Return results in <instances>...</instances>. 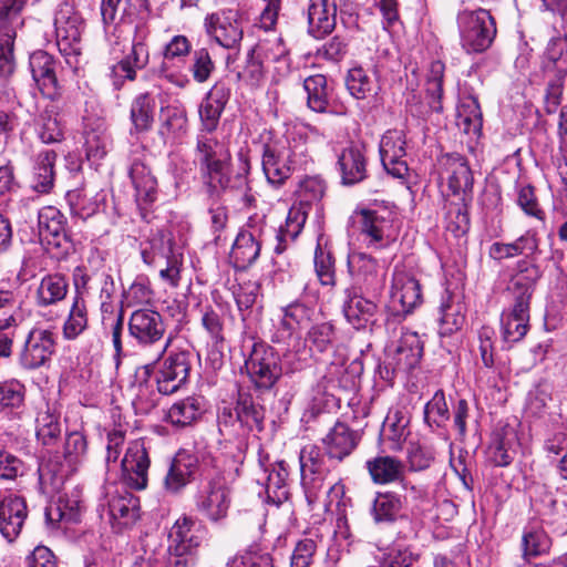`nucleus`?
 Wrapping results in <instances>:
<instances>
[{
    "mask_svg": "<svg viewBox=\"0 0 567 567\" xmlns=\"http://www.w3.org/2000/svg\"><path fill=\"white\" fill-rule=\"evenodd\" d=\"M539 278V269L532 265L512 277L507 291L513 299L508 311L502 315V332L506 342L522 340L528 331L529 303L535 284Z\"/></svg>",
    "mask_w": 567,
    "mask_h": 567,
    "instance_id": "1",
    "label": "nucleus"
},
{
    "mask_svg": "<svg viewBox=\"0 0 567 567\" xmlns=\"http://www.w3.org/2000/svg\"><path fill=\"white\" fill-rule=\"evenodd\" d=\"M196 159L204 185L210 196H219L231 188V154L228 144L213 133H199L196 142Z\"/></svg>",
    "mask_w": 567,
    "mask_h": 567,
    "instance_id": "2",
    "label": "nucleus"
},
{
    "mask_svg": "<svg viewBox=\"0 0 567 567\" xmlns=\"http://www.w3.org/2000/svg\"><path fill=\"white\" fill-rule=\"evenodd\" d=\"M238 468L226 471L219 467L208 472L195 494V509L205 519L218 523L224 519L231 504V484Z\"/></svg>",
    "mask_w": 567,
    "mask_h": 567,
    "instance_id": "3",
    "label": "nucleus"
},
{
    "mask_svg": "<svg viewBox=\"0 0 567 567\" xmlns=\"http://www.w3.org/2000/svg\"><path fill=\"white\" fill-rule=\"evenodd\" d=\"M324 189L323 181L317 176L306 177L300 182L297 189L298 204L289 209L285 224L277 230V245L274 248L276 254H282L297 239L306 224L309 206L321 200Z\"/></svg>",
    "mask_w": 567,
    "mask_h": 567,
    "instance_id": "4",
    "label": "nucleus"
},
{
    "mask_svg": "<svg viewBox=\"0 0 567 567\" xmlns=\"http://www.w3.org/2000/svg\"><path fill=\"white\" fill-rule=\"evenodd\" d=\"M456 25L462 49L468 53H483L496 37V23L486 9L463 8L457 12Z\"/></svg>",
    "mask_w": 567,
    "mask_h": 567,
    "instance_id": "5",
    "label": "nucleus"
},
{
    "mask_svg": "<svg viewBox=\"0 0 567 567\" xmlns=\"http://www.w3.org/2000/svg\"><path fill=\"white\" fill-rule=\"evenodd\" d=\"M202 543L196 523L186 516L178 518L168 534L165 567H192Z\"/></svg>",
    "mask_w": 567,
    "mask_h": 567,
    "instance_id": "6",
    "label": "nucleus"
},
{
    "mask_svg": "<svg viewBox=\"0 0 567 567\" xmlns=\"http://www.w3.org/2000/svg\"><path fill=\"white\" fill-rule=\"evenodd\" d=\"M128 332L138 346H158L157 359L166 352L172 341L171 338L163 341L166 324L162 315L150 308H141L132 312L128 320Z\"/></svg>",
    "mask_w": 567,
    "mask_h": 567,
    "instance_id": "7",
    "label": "nucleus"
},
{
    "mask_svg": "<svg viewBox=\"0 0 567 567\" xmlns=\"http://www.w3.org/2000/svg\"><path fill=\"white\" fill-rule=\"evenodd\" d=\"M245 368L250 381L260 390L272 388L282 372L278 355L264 342H252Z\"/></svg>",
    "mask_w": 567,
    "mask_h": 567,
    "instance_id": "8",
    "label": "nucleus"
},
{
    "mask_svg": "<svg viewBox=\"0 0 567 567\" xmlns=\"http://www.w3.org/2000/svg\"><path fill=\"white\" fill-rule=\"evenodd\" d=\"M422 302L419 280L404 267L396 266L392 277L389 309L401 320Z\"/></svg>",
    "mask_w": 567,
    "mask_h": 567,
    "instance_id": "9",
    "label": "nucleus"
},
{
    "mask_svg": "<svg viewBox=\"0 0 567 567\" xmlns=\"http://www.w3.org/2000/svg\"><path fill=\"white\" fill-rule=\"evenodd\" d=\"M395 214L385 207L368 208L360 212V233L368 247L381 248L394 240Z\"/></svg>",
    "mask_w": 567,
    "mask_h": 567,
    "instance_id": "10",
    "label": "nucleus"
},
{
    "mask_svg": "<svg viewBox=\"0 0 567 567\" xmlns=\"http://www.w3.org/2000/svg\"><path fill=\"white\" fill-rule=\"evenodd\" d=\"M56 334L43 327H33L27 334L19 353L20 364L28 370L45 365L55 352Z\"/></svg>",
    "mask_w": 567,
    "mask_h": 567,
    "instance_id": "11",
    "label": "nucleus"
},
{
    "mask_svg": "<svg viewBox=\"0 0 567 567\" xmlns=\"http://www.w3.org/2000/svg\"><path fill=\"white\" fill-rule=\"evenodd\" d=\"M301 486L308 505L313 508L323 488L324 482V457L321 450L308 444L299 454Z\"/></svg>",
    "mask_w": 567,
    "mask_h": 567,
    "instance_id": "12",
    "label": "nucleus"
},
{
    "mask_svg": "<svg viewBox=\"0 0 567 567\" xmlns=\"http://www.w3.org/2000/svg\"><path fill=\"white\" fill-rule=\"evenodd\" d=\"M204 27L206 33L225 49L238 48L244 37L240 14L233 9L207 14Z\"/></svg>",
    "mask_w": 567,
    "mask_h": 567,
    "instance_id": "13",
    "label": "nucleus"
},
{
    "mask_svg": "<svg viewBox=\"0 0 567 567\" xmlns=\"http://www.w3.org/2000/svg\"><path fill=\"white\" fill-rule=\"evenodd\" d=\"M56 44L65 55L79 54L84 22L81 16L69 3L60 6L54 17Z\"/></svg>",
    "mask_w": 567,
    "mask_h": 567,
    "instance_id": "14",
    "label": "nucleus"
},
{
    "mask_svg": "<svg viewBox=\"0 0 567 567\" xmlns=\"http://www.w3.org/2000/svg\"><path fill=\"white\" fill-rule=\"evenodd\" d=\"M264 224L260 219L250 218L238 233L230 251V258L238 269H246L260 255Z\"/></svg>",
    "mask_w": 567,
    "mask_h": 567,
    "instance_id": "15",
    "label": "nucleus"
},
{
    "mask_svg": "<svg viewBox=\"0 0 567 567\" xmlns=\"http://www.w3.org/2000/svg\"><path fill=\"white\" fill-rule=\"evenodd\" d=\"M151 465L147 447L143 439L130 442L121 461L123 480L131 488L141 491L147 486Z\"/></svg>",
    "mask_w": 567,
    "mask_h": 567,
    "instance_id": "16",
    "label": "nucleus"
},
{
    "mask_svg": "<svg viewBox=\"0 0 567 567\" xmlns=\"http://www.w3.org/2000/svg\"><path fill=\"white\" fill-rule=\"evenodd\" d=\"M107 497L110 522L117 532L134 525L140 518V499L124 486L107 492Z\"/></svg>",
    "mask_w": 567,
    "mask_h": 567,
    "instance_id": "17",
    "label": "nucleus"
},
{
    "mask_svg": "<svg viewBox=\"0 0 567 567\" xmlns=\"http://www.w3.org/2000/svg\"><path fill=\"white\" fill-rule=\"evenodd\" d=\"M348 270L353 286L360 290L375 292L383 286L378 260L365 252L351 251L348 255Z\"/></svg>",
    "mask_w": 567,
    "mask_h": 567,
    "instance_id": "18",
    "label": "nucleus"
},
{
    "mask_svg": "<svg viewBox=\"0 0 567 567\" xmlns=\"http://www.w3.org/2000/svg\"><path fill=\"white\" fill-rule=\"evenodd\" d=\"M405 145V135L400 130H389L381 137L379 145L381 163L393 177L403 178L408 174Z\"/></svg>",
    "mask_w": 567,
    "mask_h": 567,
    "instance_id": "19",
    "label": "nucleus"
},
{
    "mask_svg": "<svg viewBox=\"0 0 567 567\" xmlns=\"http://www.w3.org/2000/svg\"><path fill=\"white\" fill-rule=\"evenodd\" d=\"M152 373V364L140 367L127 388V395L136 414H147L157 405L161 393L154 389Z\"/></svg>",
    "mask_w": 567,
    "mask_h": 567,
    "instance_id": "20",
    "label": "nucleus"
},
{
    "mask_svg": "<svg viewBox=\"0 0 567 567\" xmlns=\"http://www.w3.org/2000/svg\"><path fill=\"white\" fill-rule=\"evenodd\" d=\"M189 360L186 352H172L161 365L156 384L158 392L165 395L176 392L187 380Z\"/></svg>",
    "mask_w": 567,
    "mask_h": 567,
    "instance_id": "21",
    "label": "nucleus"
},
{
    "mask_svg": "<svg viewBox=\"0 0 567 567\" xmlns=\"http://www.w3.org/2000/svg\"><path fill=\"white\" fill-rule=\"evenodd\" d=\"M260 473L256 481L265 487L267 501L275 505H280L288 499L289 492L287 487L288 468L284 461L266 464L259 461Z\"/></svg>",
    "mask_w": 567,
    "mask_h": 567,
    "instance_id": "22",
    "label": "nucleus"
},
{
    "mask_svg": "<svg viewBox=\"0 0 567 567\" xmlns=\"http://www.w3.org/2000/svg\"><path fill=\"white\" fill-rule=\"evenodd\" d=\"M28 515L25 501L14 494L0 498V534L12 543L21 533Z\"/></svg>",
    "mask_w": 567,
    "mask_h": 567,
    "instance_id": "23",
    "label": "nucleus"
},
{
    "mask_svg": "<svg viewBox=\"0 0 567 567\" xmlns=\"http://www.w3.org/2000/svg\"><path fill=\"white\" fill-rule=\"evenodd\" d=\"M261 166L267 182L275 187H280L291 176L293 171L288 163L282 140L264 145Z\"/></svg>",
    "mask_w": 567,
    "mask_h": 567,
    "instance_id": "24",
    "label": "nucleus"
},
{
    "mask_svg": "<svg viewBox=\"0 0 567 567\" xmlns=\"http://www.w3.org/2000/svg\"><path fill=\"white\" fill-rule=\"evenodd\" d=\"M197 470V456L185 450L178 451L172 460L164 478L166 492L172 494L179 493L194 480Z\"/></svg>",
    "mask_w": 567,
    "mask_h": 567,
    "instance_id": "25",
    "label": "nucleus"
},
{
    "mask_svg": "<svg viewBox=\"0 0 567 567\" xmlns=\"http://www.w3.org/2000/svg\"><path fill=\"white\" fill-rule=\"evenodd\" d=\"M441 178L447 184L453 195L472 189L473 175L467 161L460 154L445 155L441 159Z\"/></svg>",
    "mask_w": 567,
    "mask_h": 567,
    "instance_id": "26",
    "label": "nucleus"
},
{
    "mask_svg": "<svg viewBox=\"0 0 567 567\" xmlns=\"http://www.w3.org/2000/svg\"><path fill=\"white\" fill-rule=\"evenodd\" d=\"M55 65L54 58L42 50L33 52L29 59V66L34 82L42 94L51 99L59 95Z\"/></svg>",
    "mask_w": 567,
    "mask_h": 567,
    "instance_id": "27",
    "label": "nucleus"
},
{
    "mask_svg": "<svg viewBox=\"0 0 567 567\" xmlns=\"http://www.w3.org/2000/svg\"><path fill=\"white\" fill-rule=\"evenodd\" d=\"M106 197L104 190L92 194L83 188L69 190L65 196L72 217L81 220H86L104 212Z\"/></svg>",
    "mask_w": 567,
    "mask_h": 567,
    "instance_id": "28",
    "label": "nucleus"
},
{
    "mask_svg": "<svg viewBox=\"0 0 567 567\" xmlns=\"http://www.w3.org/2000/svg\"><path fill=\"white\" fill-rule=\"evenodd\" d=\"M81 491L76 487L61 494L45 508V520L52 528L60 522L76 523L81 514Z\"/></svg>",
    "mask_w": 567,
    "mask_h": 567,
    "instance_id": "29",
    "label": "nucleus"
},
{
    "mask_svg": "<svg viewBox=\"0 0 567 567\" xmlns=\"http://www.w3.org/2000/svg\"><path fill=\"white\" fill-rule=\"evenodd\" d=\"M465 310L462 295L446 290L439 309L440 333L451 336L458 331L465 322Z\"/></svg>",
    "mask_w": 567,
    "mask_h": 567,
    "instance_id": "30",
    "label": "nucleus"
},
{
    "mask_svg": "<svg viewBox=\"0 0 567 567\" xmlns=\"http://www.w3.org/2000/svg\"><path fill=\"white\" fill-rule=\"evenodd\" d=\"M128 175L135 188V199L141 209H146L157 199V181L141 161L131 164Z\"/></svg>",
    "mask_w": 567,
    "mask_h": 567,
    "instance_id": "31",
    "label": "nucleus"
},
{
    "mask_svg": "<svg viewBox=\"0 0 567 567\" xmlns=\"http://www.w3.org/2000/svg\"><path fill=\"white\" fill-rule=\"evenodd\" d=\"M410 413L405 408L392 406L382 424L381 436L384 442H389V449L401 451L410 431Z\"/></svg>",
    "mask_w": 567,
    "mask_h": 567,
    "instance_id": "32",
    "label": "nucleus"
},
{
    "mask_svg": "<svg viewBox=\"0 0 567 567\" xmlns=\"http://www.w3.org/2000/svg\"><path fill=\"white\" fill-rule=\"evenodd\" d=\"M360 436L347 424L338 422L322 439L326 452L330 458L342 461L357 447Z\"/></svg>",
    "mask_w": 567,
    "mask_h": 567,
    "instance_id": "33",
    "label": "nucleus"
},
{
    "mask_svg": "<svg viewBox=\"0 0 567 567\" xmlns=\"http://www.w3.org/2000/svg\"><path fill=\"white\" fill-rule=\"evenodd\" d=\"M336 4L331 0H310L308 7V31L317 39L331 33L336 27Z\"/></svg>",
    "mask_w": 567,
    "mask_h": 567,
    "instance_id": "34",
    "label": "nucleus"
},
{
    "mask_svg": "<svg viewBox=\"0 0 567 567\" xmlns=\"http://www.w3.org/2000/svg\"><path fill=\"white\" fill-rule=\"evenodd\" d=\"M365 468L374 484L388 485L402 482L405 464L390 455H378L365 462Z\"/></svg>",
    "mask_w": 567,
    "mask_h": 567,
    "instance_id": "35",
    "label": "nucleus"
},
{
    "mask_svg": "<svg viewBox=\"0 0 567 567\" xmlns=\"http://www.w3.org/2000/svg\"><path fill=\"white\" fill-rule=\"evenodd\" d=\"M179 254L174 248L171 236L164 231L152 234L146 240L141 243V256L143 261L152 267H162L171 256Z\"/></svg>",
    "mask_w": 567,
    "mask_h": 567,
    "instance_id": "36",
    "label": "nucleus"
},
{
    "mask_svg": "<svg viewBox=\"0 0 567 567\" xmlns=\"http://www.w3.org/2000/svg\"><path fill=\"white\" fill-rule=\"evenodd\" d=\"M338 166L342 183L353 185L367 176V159L362 148L358 145L344 147L338 156Z\"/></svg>",
    "mask_w": 567,
    "mask_h": 567,
    "instance_id": "37",
    "label": "nucleus"
},
{
    "mask_svg": "<svg viewBox=\"0 0 567 567\" xmlns=\"http://www.w3.org/2000/svg\"><path fill=\"white\" fill-rule=\"evenodd\" d=\"M346 293L343 313L348 322L355 329H362L372 322L378 311L377 303L361 295L351 292L350 289H347Z\"/></svg>",
    "mask_w": 567,
    "mask_h": 567,
    "instance_id": "38",
    "label": "nucleus"
},
{
    "mask_svg": "<svg viewBox=\"0 0 567 567\" xmlns=\"http://www.w3.org/2000/svg\"><path fill=\"white\" fill-rule=\"evenodd\" d=\"M423 347L415 332H404L393 351L392 361L394 370L410 371L415 368L422 357Z\"/></svg>",
    "mask_w": 567,
    "mask_h": 567,
    "instance_id": "39",
    "label": "nucleus"
},
{
    "mask_svg": "<svg viewBox=\"0 0 567 567\" xmlns=\"http://www.w3.org/2000/svg\"><path fill=\"white\" fill-rule=\"evenodd\" d=\"M55 161L56 154L50 150L42 151L35 156L30 181L34 192L48 194L53 188Z\"/></svg>",
    "mask_w": 567,
    "mask_h": 567,
    "instance_id": "40",
    "label": "nucleus"
},
{
    "mask_svg": "<svg viewBox=\"0 0 567 567\" xmlns=\"http://www.w3.org/2000/svg\"><path fill=\"white\" fill-rule=\"evenodd\" d=\"M517 446L515 432L502 429L493 433L492 442L487 449L488 460L496 466H507L514 460Z\"/></svg>",
    "mask_w": 567,
    "mask_h": 567,
    "instance_id": "41",
    "label": "nucleus"
},
{
    "mask_svg": "<svg viewBox=\"0 0 567 567\" xmlns=\"http://www.w3.org/2000/svg\"><path fill=\"white\" fill-rule=\"evenodd\" d=\"M144 34L132 42L130 52L113 68V72L127 80H134L137 70L144 69L150 59L148 49L144 42Z\"/></svg>",
    "mask_w": 567,
    "mask_h": 567,
    "instance_id": "42",
    "label": "nucleus"
},
{
    "mask_svg": "<svg viewBox=\"0 0 567 567\" xmlns=\"http://www.w3.org/2000/svg\"><path fill=\"white\" fill-rule=\"evenodd\" d=\"M537 234L535 230L529 229L513 243H494L489 248V256L495 260H502L519 255H525L528 257L537 252Z\"/></svg>",
    "mask_w": 567,
    "mask_h": 567,
    "instance_id": "43",
    "label": "nucleus"
},
{
    "mask_svg": "<svg viewBox=\"0 0 567 567\" xmlns=\"http://www.w3.org/2000/svg\"><path fill=\"white\" fill-rule=\"evenodd\" d=\"M38 226L40 235L50 241L53 239L55 246H61L66 239V218L53 206H45L39 210Z\"/></svg>",
    "mask_w": 567,
    "mask_h": 567,
    "instance_id": "44",
    "label": "nucleus"
},
{
    "mask_svg": "<svg viewBox=\"0 0 567 567\" xmlns=\"http://www.w3.org/2000/svg\"><path fill=\"white\" fill-rule=\"evenodd\" d=\"M346 85L349 93L358 100L374 96L380 90L375 72L362 66H354L349 70Z\"/></svg>",
    "mask_w": 567,
    "mask_h": 567,
    "instance_id": "45",
    "label": "nucleus"
},
{
    "mask_svg": "<svg viewBox=\"0 0 567 567\" xmlns=\"http://www.w3.org/2000/svg\"><path fill=\"white\" fill-rule=\"evenodd\" d=\"M69 291V281L61 274H50L44 276L37 289V303L40 307L55 305L66 297Z\"/></svg>",
    "mask_w": 567,
    "mask_h": 567,
    "instance_id": "46",
    "label": "nucleus"
},
{
    "mask_svg": "<svg viewBox=\"0 0 567 567\" xmlns=\"http://www.w3.org/2000/svg\"><path fill=\"white\" fill-rule=\"evenodd\" d=\"M308 107L317 113L328 112L331 87L323 74H313L303 80Z\"/></svg>",
    "mask_w": 567,
    "mask_h": 567,
    "instance_id": "47",
    "label": "nucleus"
},
{
    "mask_svg": "<svg viewBox=\"0 0 567 567\" xmlns=\"http://www.w3.org/2000/svg\"><path fill=\"white\" fill-rule=\"evenodd\" d=\"M547 78V87L545 94V109L547 113H555L560 105L564 82L567 75V62L551 64V70L544 68Z\"/></svg>",
    "mask_w": 567,
    "mask_h": 567,
    "instance_id": "48",
    "label": "nucleus"
},
{
    "mask_svg": "<svg viewBox=\"0 0 567 567\" xmlns=\"http://www.w3.org/2000/svg\"><path fill=\"white\" fill-rule=\"evenodd\" d=\"M157 103L156 97L151 93H141L132 102L131 121L136 132L151 130Z\"/></svg>",
    "mask_w": 567,
    "mask_h": 567,
    "instance_id": "49",
    "label": "nucleus"
},
{
    "mask_svg": "<svg viewBox=\"0 0 567 567\" xmlns=\"http://www.w3.org/2000/svg\"><path fill=\"white\" fill-rule=\"evenodd\" d=\"M89 315L85 298H72L69 313L64 320L62 334L65 340H75L87 328Z\"/></svg>",
    "mask_w": 567,
    "mask_h": 567,
    "instance_id": "50",
    "label": "nucleus"
},
{
    "mask_svg": "<svg viewBox=\"0 0 567 567\" xmlns=\"http://www.w3.org/2000/svg\"><path fill=\"white\" fill-rule=\"evenodd\" d=\"M100 286V300L102 312V324L104 329L112 324V320L116 321L120 317L124 320L122 308L117 309L114 302L115 286L111 276L102 274L96 278Z\"/></svg>",
    "mask_w": 567,
    "mask_h": 567,
    "instance_id": "51",
    "label": "nucleus"
},
{
    "mask_svg": "<svg viewBox=\"0 0 567 567\" xmlns=\"http://www.w3.org/2000/svg\"><path fill=\"white\" fill-rule=\"evenodd\" d=\"M203 413L202 399L188 396L175 402L167 412V421L176 426L193 424Z\"/></svg>",
    "mask_w": 567,
    "mask_h": 567,
    "instance_id": "52",
    "label": "nucleus"
},
{
    "mask_svg": "<svg viewBox=\"0 0 567 567\" xmlns=\"http://www.w3.org/2000/svg\"><path fill=\"white\" fill-rule=\"evenodd\" d=\"M550 548V538L537 524L525 527L522 536V550L524 560L547 554Z\"/></svg>",
    "mask_w": 567,
    "mask_h": 567,
    "instance_id": "53",
    "label": "nucleus"
},
{
    "mask_svg": "<svg viewBox=\"0 0 567 567\" xmlns=\"http://www.w3.org/2000/svg\"><path fill=\"white\" fill-rule=\"evenodd\" d=\"M402 509L401 497L393 492L378 493L373 499L371 515L375 523H393Z\"/></svg>",
    "mask_w": 567,
    "mask_h": 567,
    "instance_id": "54",
    "label": "nucleus"
},
{
    "mask_svg": "<svg viewBox=\"0 0 567 567\" xmlns=\"http://www.w3.org/2000/svg\"><path fill=\"white\" fill-rule=\"evenodd\" d=\"M316 275L323 286L336 285L334 258L331 250L324 241L323 236L318 237L317 247L313 257Z\"/></svg>",
    "mask_w": 567,
    "mask_h": 567,
    "instance_id": "55",
    "label": "nucleus"
},
{
    "mask_svg": "<svg viewBox=\"0 0 567 567\" xmlns=\"http://www.w3.org/2000/svg\"><path fill=\"white\" fill-rule=\"evenodd\" d=\"M159 135L165 140H176L181 137L187 126L185 113L176 107L167 106L161 109Z\"/></svg>",
    "mask_w": 567,
    "mask_h": 567,
    "instance_id": "56",
    "label": "nucleus"
},
{
    "mask_svg": "<svg viewBox=\"0 0 567 567\" xmlns=\"http://www.w3.org/2000/svg\"><path fill=\"white\" fill-rule=\"evenodd\" d=\"M444 71V63L436 60L431 62L426 74V96L429 99L430 107L435 112H440L442 110L441 99L443 95Z\"/></svg>",
    "mask_w": 567,
    "mask_h": 567,
    "instance_id": "57",
    "label": "nucleus"
},
{
    "mask_svg": "<svg viewBox=\"0 0 567 567\" xmlns=\"http://www.w3.org/2000/svg\"><path fill=\"white\" fill-rule=\"evenodd\" d=\"M27 0H0V34L13 33L23 25L21 12Z\"/></svg>",
    "mask_w": 567,
    "mask_h": 567,
    "instance_id": "58",
    "label": "nucleus"
},
{
    "mask_svg": "<svg viewBox=\"0 0 567 567\" xmlns=\"http://www.w3.org/2000/svg\"><path fill=\"white\" fill-rule=\"evenodd\" d=\"M87 454V441L83 433L79 431L66 435L63 458L70 472H74L82 464Z\"/></svg>",
    "mask_w": 567,
    "mask_h": 567,
    "instance_id": "59",
    "label": "nucleus"
},
{
    "mask_svg": "<svg viewBox=\"0 0 567 567\" xmlns=\"http://www.w3.org/2000/svg\"><path fill=\"white\" fill-rule=\"evenodd\" d=\"M237 419L250 431L264 429L265 409L249 396H240L236 406Z\"/></svg>",
    "mask_w": 567,
    "mask_h": 567,
    "instance_id": "60",
    "label": "nucleus"
},
{
    "mask_svg": "<svg viewBox=\"0 0 567 567\" xmlns=\"http://www.w3.org/2000/svg\"><path fill=\"white\" fill-rule=\"evenodd\" d=\"M110 144V136L104 128L97 126L85 132L84 147L92 164L97 165L105 157Z\"/></svg>",
    "mask_w": 567,
    "mask_h": 567,
    "instance_id": "61",
    "label": "nucleus"
},
{
    "mask_svg": "<svg viewBox=\"0 0 567 567\" xmlns=\"http://www.w3.org/2000/svg\"><path fill=\"white\" fill-rule=\"evenodd\" d=\"M313 315V310L305 303L295 301L282 309L280 326L290 336L298 328L307 324Z\"/></svg>",
    "mask_w": 567,
    "mask_h": 567,
    "instance_id": "62",
    "label": "nucleus"
},
{
    "mask_svg": "<svg viewBox=\"0 0 567 567\" xmlns=\"http://www.w3.org/2000/svg\"><path fill=\"white\" fill-rule=\"evenodd\" d=\"M456 124L466 133L477 132L482 126L481 107L476 99L466 97L457 107Z\"/></svg>",
    "mask_w": 567,
    "mask_h": 567,
    "instance_id": "63",
    "label": "nucleus"
},
{
    "mask_svg": "<svg viewBox=\"0 0 567 567\" xmlns=\"http://www.w3.org/2000/svg\"><path fill=\"white\" fill-rule=\"evenodd\" d=\"M254 56L260 59L266 64L278 62L288 55V50L280 37L271 35L259 40L251 49Z\"/></svg>",
    "mask_w": 567,
    "mask_h": 567,
    "instance_id": "64",
    "label": "nucleus"
}]
</instances>
